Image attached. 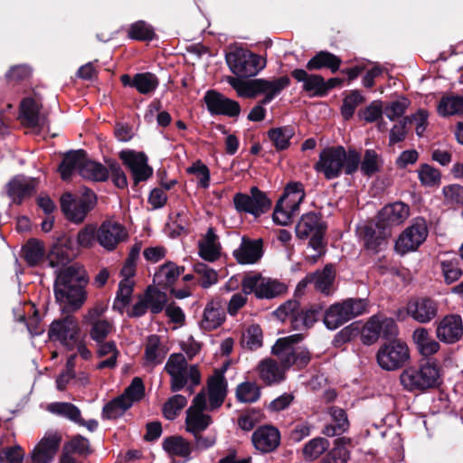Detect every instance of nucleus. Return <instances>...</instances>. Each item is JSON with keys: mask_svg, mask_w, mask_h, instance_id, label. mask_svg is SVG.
Wrapping results in <instances>:
<instances>
[{"mask_svg": "<svg viewBox=\"0 0 463 463\" xmlns=\"http://www.w3.org/2000/svg\"><path fill=\"white\" fill-rule=\"evenodd\" d=\"M88 282L85 269L78 263L56 271L54 296L62 313L78 310L86 300L84 287Z\"/></svg>", "mask_w": 463, "mask_h": 463, "instance_id": "1", "label": "nucleus"}, {"mask_svg": "<svg viewBox=\"0 0 463 463\" xmlns=\"http://www.w3.org/2000/svg\"><path fill=\"white\" fill-rule=\"evenodd\" d=\"M360 153L355 149L345 150L344 146L324 148L319 154V159L315 164V170L322 173L326 179L338 178L343 173L354 175L359 169Z\"/></svg>", "mask_w": 463, "mask_h": 463, "instance_id": "2", "label": "nucleus"}, {"mask_svg": "<svg viewBox=\"0 0 463 463\" xmlns=\"http://www.w3.org/2000/svg\"><path fill=\"white\" fill-rule=\"evenodd\" d=\"M165 371L171 376L170 389L176 392L187 385L190 393L200 384L201 374L196 365H188L183 354H172L165 365Z\"/></svg>", "mask_w": 463, "mask_h": 463, "instance_id": "3", "label": "nucleus"}, {"mask_svg": "<svg viewBox=\"0 0 463 463\" xmlns=\"http://www.w3.org/2000/svg\"><path fill=\"white\" fill-rule=\"evenodd\" d=\"M439 370L434 362H426L418 366H409L400 374V383L404 390L424 392L439 384Z\"/></svg>", "mask_w": 463, "mask_h": 463, "instance_id": "4", "label": "nucleus"}, {"mask_svg": "<svg viewBox=\"0 0 463 463\" xmlns=\"http://www.w3.org/2000/svg\"><path fill=\"white\" fill-rule=\"evenodd\" d=\"M367 300L364 298H347L331 305L322 310L323 322L329 330H335L348 321L366 312Z\"/></svg>", "mask_w": 463, "mask_h": 463, "instance_id": "5", "label": "nucleus"}, {"mask_svg": "<svg viewBox=\"0 0 463 463\" xmlns=\"http://www.w3.org/2000/svg\"><path fill=\"white\" fill-rule=\"evenodd\" d=\"M96 204L97 195L89 188H85L80 196L73 195L71 193H65L60 198L62 213L67 220L76 224L82 223Z\"/></svg>", "mask_w": 463, "mask_h": 463, "instance_id": "6", "label": "nucleus"}, {"mask_svg": "<svg viewBox=\"0 0 463 463\" xmlns=\"http://www.w3.org/2000/svg\"><path fill=\"white\" fill-rule=\"evenodd\" d=\"M326 230V224L321 220L319 213L313 212L303 214L296 225V235L301 240L310 238L309 246L317 251L314 256V261L325 253L324 235Z\"/></svg>", "mask_w": 463, "mask_h": 463, "instance_id": "7", "label": "nucleus"}, {"mask_svg": "<svg viewBox=\"0 0 463 463\" xmlns=\"http://www.w3.org/2000/svg\"><path fill=\"white\" fill-rule=\"evenodd\" d=\"M244 295L254 294L258 299H273L283 295L288 288L285 283L260 273L248 274L241 280Z\"/></svg>", "mask_w": 463, "mask_h": 463, "instance_id": "8", "label": "nucleus"}, {"mask_svg": "<svg viewBox=\"0 0 463 463\" xmlns=\"http://www.w3.org/2000/svg\"><path fill=\"white\" fill-rule=\"evenodd\" d=\"M226 61L230 70L240 78L253 77L266 66L262 56L243 49L229 52Z\"/></svg>", "mask_w": 463, "mask_h": 463, "instance_id": "9", "label": "nucleus"}, {"mask_svg": "<svg viewBox=\"0 0 463 463\" xmlns=\"http://www.w3.org/2000/svg\"><path fill=\"white\" fill-rule=\"evenodd\" d=\"M48 335L51 340L59 341L68 350H73L80 339V328L78 320L70 314L53 320L50 325Z\"/></svg>", "mask_w": 463, "mask_h": 463, "instance_id": "10", "label": "nucleus"}, {"mask_svg": "<svg viewBox=\"0 0 463 463\" xmlns=\"http://www.w3.org/2000/svg\"><path fill=\"white\" fill-rule=\"evenodd\" d=\"M379 366L386 371L403 367L410 360V350L402 341H391L383 345L376 354Z\"/></svg>", "mask_w": 463, "mask_h": 463, "instance_id": "11", "label": "nucleus"}, {"mask_svg": "<svg viewBox=\"0 0 463 463\" xmlns=\"http://www.w3.org/2000/svg\"><path fill=\"white\" fill-rule=\"evenodd\" d=\"M234 207L239 213H246L259 217L271 207V201L257 186L250 188V194L237 193L233 196Z\"/></svg>", "mask_w": 463, "mask_h": 463, "instance_id": "12", "label": "nucleus"}, {"mask_svg": "<svg viewBox=\"0 0 463 463\" xmlns=\"http://www.w3.org/2000/svg\"><path fill=\"white\" fill-rule=\"evenodd\" d=\"M428 227L424 219H417L407 227L395 242L397 252L405 254L416 250L428 236Z\"/></svg>", "mask_w": 463, "mask_h": 463, "instance_id": "13", "label": "nucleus"}, {"mask_svg": "<svg viewBox=\"0 0 463 463\" xmlns=\"http://www.w3.org/2000/svg\"><path fill=\"white\" fill-rule=\"evenodd\" d=\"M439 310V302L430 297H413L408 300L410 318L419 324L430 323L438 317Z\"/></svg>", "mask_w": 463, "mask_h": 463, "instance_id": "14", "label": "nucleus"}, {"mask_svg": "<svg viewBox=\"0 0 463 463\" xmlns=\"http://www.w3.org/2000/svg\"><path fill=\"white\" fill-rule=\"evenodd\" d=\"M119 158L131 172L134 184L146 181L153 175V168L147 164V156L144 152L122 150Z\"/></svg>", "mask_w": 463, "mask_h": 463, "instance_id": "15", "label": "nucleus"}, {"mask_svg": "<svg viewBox=\"0 0 463 463\" xmlns=\"http://www.w3.org/2000/svg\"><path fill=\"white\" fill-rule=\"evenodd\" d=\"M203 100L211 115H223L234 118L238 117L241 113V106L238 101L226 98L215 90H208L204 95Z\"/></svg>", "mask_w": 463, "mask_h": 463, "instance_id": "16", "label": "nucleus"}, {"mask_svg": "<svg viewBox=\"0 0 463 463\" xmlns=\"http://www.w3.org/2000/svg\"><path fill=\"white\" fill-rule=\"evenodd\" d=\"M436 335L445 344H455L463 336V322L459 315L445 316L437 325Z\"/></svg>", "mask_w": 463, "mask_h": 463, "instance_id": "17", "label": "nucleus"}, {"mask_svg": "<svg viewBox=\"0 0 463 463\" xmlns=\"http://www.w3.org/2000/svg\"><path fill=\"white\" fill-rule=\"evenodd\" d=\"M127 237L128 232L125 227L112 221L103 222L97 232L98 242L108 250H113Z\"/></svg>", "mask_w": 463, "mask_h": 463, "instance_id": "18", "label": "nucleus"}, {"mask_svg": "<svg viewBox=\"0 0 463 463\" xmlns=\"http://www.w3.org/2000/svg\"><path fill=\"white\" fill-rule=\"evenodd\" d=\"M61 436L58 432H49L40 440L31 453L33 463H51L56 455Z\"/></svg>", "mask_w": 463, "mask_h": 463, "instance_id": "19", "label": "nucleus"}, {"mask_svg": "<svg viewBox=\"0 0 463 463\" xmlns=\"http://www.w3.org/2000/svg\"><path fill=\"white\" fill-rule=\"evenodd\" d=\"M390 236L391 230L378 222L367 225L363 231L364 246L366 250L378 253L386 248Z\"/></svg>", "mask_w": 463, "mask_h": 463, "instance_id": "20", "label": "nucleus"}, {"mask_svg": "<svg viewBox=\"0 0 463 463\" xmlns=\"http://www.w3.org/2000/svg\"><path fill=\"white\" fill-rule=\"evenodd\" d=\"M252 443L262 453L274 451L280 444V432L271 425L259 427L252 434Z\"/></svg>", "mask_w": 463, "mask_h": 463, "instance_id": "21", "label": "nucleus"}, {"mask_svg": "<svg viewBox=\"0 0 463 463\" xmlns=\"http://www.w3.org/2000/svg\"><path fill=\"white\" fill-rule=\"evenodd\" d=\"M263 255V241L261 239L250 240L242 237L241 245L234 250L233 257L240 264H254Z\"/></svg>", "mask_w": 463, "mask_h": 463, "instance_id": "22", "label": "nucleus"}, {"mask_svg": "<svg viewBox=\"0 0 463 463\" xmlns=\"http://www.w3.org/2000/svg\"><path fill=\"white\" fill-rule=\"evenodd\" d=\"M287 371L288 368L272 358L264 359L258 364L260 379L268 386L277 385L284 382Z\"/></svg>", "mask_w": 463, "mask_h": 463, "instance_id": "23", "label": "nucleus"}, {"mask_svg": "<svg viewBox=\"0 0 463 463\" xmlns=\"http://www.w3.org/2000/svg\"><path fill=\"white\" fill-rule=\"evenodd\" d=\"M37 184L35 178L16 175L6 184L7 194L14 203L19 204L24 198L30 197L34 193Z\"/></svg>", "mask_w": 463, "mask_h": 463, "instance_id": "24", "label": "nucleus"}, {"mask_svg": "<svg viewBox=\"0 0 463 463\" xmlns=\"http://www.w3.org/2000/svg\"><path fill=\"white\" fill-rule=\"evenodd\" d=\"M410 215V208L402 202L385 205L378 213V223L390 229L405 222Z\"/></svg>", "mask_w": 463, "mask_h": 463, "instance_id": "25", "label": "nucleus"}, {"mask_svg": "<svg viewBox=\"0 0 463 463\" xmlns=\"http://www.w3.org/2000/svg\"><path fill=\"white\" fill-rule=\"evenodd\" d=\"M291 76L298 82H302V89L307 92L310 97L326 96V88H325V79L318 74H308L304 69H295L291 71Z\"/></svg>", "mask_w": 463, "mask_h": 463, "instance_id": "26", "label": "nucleus"}, {"mask_svg": "<svg viewBox=\"0 0 463 463\" xmlns=\"http://www.w3.org/2000/svg\"><path fill=\"white\" fill-rule=\"evenodd\" d=\"M322 317V306L311 305L308 308L299 307L289 320L290 326L296 331H305L311 328Z\"/></svg>", "mask_w": 463, "mask_h": 463, "instance_id": "27", "label": "nucleus"}, {"mask_svg": "<svg viewBox=\"0 0 463 463\" xmlns=\"http://www.w3.org/2000/svg\"><path fill=\"white\" fill-rule=\"evenodd\" d=\"M162 448L170 457L182 458L184 462L192 458V442L183 436L173 435L165 438L162 442Z\"/></svg>", "mask_w": 463, "mask_h": 463, "instance_id": "28", "label": "nucleus"}, {"mask_svg": "<svg viewBox=\"0 0 463 463\" xmlns=\"http://www.w3.org/2000/svg\"><path fill=\"white\" fill-rule=\"evenodd\" d=\"M227 380L222 373H217L208 380L210 410L220 408L227 394Z\"/></svg>", "mask_w": 463, "mask_h": 463, "instance_id": "29", "label": "nucleus"}, {"mask_svg": "<svg viewBox=\"0 0 463 463\" xmlns=\"http://www.w3.org/2000/svg\"><path fill=\"white\" fill-rule=\"evenodd\" d=\"M87 153L83 149L71 150L65 153L58 167L61 179L70 180L75 170H78L80 174Z\"/></svg>", "mask_w": 463, "mask_h": 463, "instance_id": "30", "label": "nucleus"}, {"mask_svg": "<svg viewBox=\"0 0 463 463\" xmlns=\"http://www.w3.org/2000/svg\"><path fill=\"white\" fill-rule=\"evenodd\" d=\"M332 418V423L326 425L322 433L327 437L339 436L345 433L349 428L347 414L342 408L332 406L328 409Z\"/></svg>", "mask_w": 463, "mask_h": 463, "instance_id": "31", "label": "nucleus"}, {"mask_svg": "<svg viewBox=\"0 0 463 463\" xmlns=\"http://www.w3.org/2000/svg\"><path fill=\"white\" fill-rule=\"evenodd\" d=\"M225 320V312L218 302H209L204 310L200 326L203 330L211 331L219 327Z\"/></svg>", "mask_w": 463, "mask_h": 463, "instance_id": "32", "label": "nucleus"}, {"mask_svg": "<svg viewBox=\"0 0 463 463\" xmlns=\"http://www.w3.org/2000/svg\"><path fill=\"white\" fill-rule=\"evenodd\" d=\"M199 255L207 261H214L221 255V246L213 228L210 227L203 241L198 242Z\"/></svg>", "mask_w": 463, "mask_h": 463, "instance_id": "33", "label": "nucleus"}, {"mask_svg": "<svg viewBox=\"0 0 463 463\" xmlns=\"http://www.w3.org/2000/svg\"><path fill=\"white\" fill-rule=\"evenodd\" d=\"M276 356L288 370L292 365H296L299 369L304 368L310 362L311 358L309 351L301 347L287 348L282 354L279 353Z\"/></svg>", "mask_w": 463, "mask_h": 463, "instance_id": "34", "label": "nucleus"}, {"mask_svg": "<svg viewBox=\"0 0 463 463\" xmlns=\"http://www.w3.org/2000/svg\"><path fill=\"white\" fill-rule=\"evenodd\" d=\"M341 63L338 56L327 51H320L307 62L306 68L308 71L326 68L335 73L339 70Z\"/></svg>", "mask_w": 463, "mask_h": 463, "instance_id": "35", "label": "nucleus"}, {"mask_svg": "<svg viewBox=\"0 0 463 463\" xmlns=\"http://www.w3.org/2000/svg\"><path fill=\"white\" fill-rule=\"evenodd\" d=\"M21 117L30 128L43 127L45 118L40 115V107L32 98L24 99L21 102Z\"/></svg>", "mask_w": 463, "mask_h": 463, "instance_id": "36", "label": "nucleus"}, {"mask_svg": "<svg viewBox=\"0 0 463 463\" xmlns=\"http://www.w3.org/2000/svg\"><path fill=\"white\" fill-rule=\"evenodd\" d=\"M212 417L202 411H194V408H188L185 417V430L190 434L204 432L212 424Z\"/></svg>", "mask_w": 463, "mask_h": 463, "instance_id": "37", "label": "nucleus"}, {"mask_svg": "<svg viewBox=\"0 0 463 463\" xmlns=\"http://www.w3.org/2000/svg\"><path fill=\"white\" fill-rule=\"evenodd\" d=\"M412 339L419 352L424 356L434 354L439 349V344L430 337L427 328H416L413 331Z\"/></svg>", "mask_w": 463, "mask_h": 463, "instance_id": "38", "label": "nucleus"}, {"mask_svg": "<svg viewBox=\"0 0 463 463\" xmlns=\"http://www.w3.org/2000/svg\"><path fill=\"white\" fill-rule=\"evenodd\" d=\"M71 240H66V241L55 243L49 254L48 260L51 267H58V266H65L73 259L74 253L69 244H71Z\"/></svg>", "mask_w": 463, "mask_h": 463, "instance_id": "39", "label": "nucleus"}, {"mask_svg": "<svg viewBox=\"0 0 463 463\" xmlns=\"http://www.w3.org/2000/svg\"><path fill=\"white\" fill-rule=\"evenodd\" d=\"M80 175L84 179L92 182H105L109 178V170L101 163L90 160L86 156Z\"/></svg>", "mask_w": 463, "mask_h": 463, "instance_id": "40", "label": "nucleus"}, {"mask_svg": "<svg viewBox=\"0 0 463 463\" xmlns=\"http://www.w3.org/2000/svg\"><path fill=\"white\" fill-rule=\"evenodd\" d=\"M310 275H314L312 281L315 288L328 296L331 293V287L335 277L334 266L327 264L322 270H317L310 273Z\"/></svg>", "mask_w": 463, "mask_h": 463, "instance_id": "41", "label": "nucleus"}, {"mask_svg": "<svg viewBox=\"0 0 463 463\" xmlns=\"http://www.w3.org/2000/svg\"><path fill=\"white\" fill-rule=\"evenodd\" d=\"M295 135V129L291 126H283L270 128L268 137L277 151L286 150L290 146V139Z\"/></svg>", "mask_w": 463, "mask_h": 463, "instance_id": "42", "label": "nucleus"}, {"mask_svg": "<svg viewBox=\"0 0 463 463\" xmlns=\"http://www.w3.org/2000/svg\"><path fill=\"white\" fill-rule=\"evenodd\" d=\"M184 271V267H179L172 261H167L156 272L154 281L165 287L171 286Z\"/></svg>", "mask_w": 463, "mask_h": 463, "instance_id": "43", "label": "nucleus"}, {"mask_svg": "<svg viewBox=\"0 0 463 463\" xmlns=\"http://www.w3.org/2000/svg\"><path fill=\"white\" fill-rule=\"evenodd\" d=\"M23 258L26 263L34 267L38 265L45 256V250L42 241L30 239L22 248Z\"/></svg>", "mask_w": 463, "mask_h": 463, "instance_id": "44", "label": "nucleus"}, {"mask_svg": "<svg viewBox=\"0 0 463 463\" xmlns=\"http://www.w3.org/2000/svg\"><path fill=\"white\" fill-rule=\"evenodd\" d=\"M131 407V399L127 396H118L106 403L102 410V417L115 420L121 417Z\"/></svg>", "mask_w": 463, "mask_h": 463, "instance_id": "45", "label": "nucleus"}, {"mask_svg": "<svg viewBox=\"0 0 463 463\" xmlns=\"http://www.w3.org/2000/svg\"><path fill=\"white\" fill-rule=\"evenodd\" d=\"M133 87L141 94L154 92L159 85L157 77L151 72L137 73L133 76Z\"/></svg>", "mask_w": 463, "mask_h": 463, "instance_id": "46", "label": "nucleus"}, {"mask_svg": "<svg viewBox=\"0 0 463 463\" xmlns=\"http://www.w3.org/2000/svg\"><path fill=\"white\" fill-rule=\"evenodd\" d=\"M374 320L376 328L383 338L391 341H398L396 336L399 329L396 322L391 317H383L381 316H373L371 317Z\"/></svg>", "mask_w": 463, "mask_h": 463, "instance_id": "47", "label": "nucleus"}, {"mask_svg": "<svg viewBox=\"0 0 463 463\" xmlns=\"http://www.w3.org/2000/svg\"><path fill=\"white\" fill-rule=\"evenodd\" d=\"M145 357L146 363L156 365L163 362L165 358V353L160 345L159 336L156 335H151L147 338L146 345Z\"/></svg>", "mask_w": 463, "mask_h": 463, "instance_id": "48", "label": "nucleus"}, {"mask_svg": "<svg viewBox=\"0 0 463 463\" xmlns=\"http://www.w3.org/2000/svg\"><path fill=\"white\" fill-rule=\"evenodd\" d=\"M47 410L55 415L63 417L76 423L80 416V409L71 402H52L48 405Z\"/></svg>", "mask_w": 463, "mask_h": 463, "instance_id": "49", "label": "nucleus"}, {"mask_svg": "<svg viewBox=\"0 0 463 463\" xmlns=\"http://www.w3.org/2000/svg\"><path fill=\"white\" fill-rule=\"evenodd\" d=\"M260 397V389L251 382H244L240 383L236 388V398L243 403L256 402Z\"/></svg>", "mask_w": 463, "mask_h": 463, "instance_id": "50", "label": "nucleus"}, {"mask_svg": "<svg viewBox=\"0 0 463 463\" xmlns=\"http://www.w3.org/2000/svg\"><path fill=\"white\" fill-rule=\"evenodd\" d=\"M262 330L259 325H250L241 336V345L249 350H257L262 345Z\"/></svg>", "mask_w": 463, "mask_h": 463, "instance_id": "51", "label": "nucleus"}, {"mask_svg": "<svg viewBox=\"0 0 463 463\" xmlns=\"http://www.w3.org/2000/svg\"><path fill=\"white\" fill-rule=\"evenodd\" d=\"M344 441L345 438L335 439V447L323 457L319 463H347L349 451Z\"/></svg>", "mask_w": 463, "mask_h": 463, "instance_id": "52", "label": "nucleus"}, {"mask_svg": "<svg viewBox=\"0 0 463 463\" xmlns=\"http://www.w3.org/2000/svg\"><path fill=\"white\" fill-rule=\"evenodd\" d=\"M269 85L267 86V90L263 93H265V97L259 102L258 105L269 104L271 100L281 92L282 90L287 88L290 84V80L288 76H282L277 78L273 80H268Z\"/></svg>", "mask_w": 463, "mask_h": 463, "instance_id": "53", "label": "nucleus"}, {"mask_svg": "<svg viewBox=\"0 0 463 463\" xmlns=\"http://www.w3.org/2000/svg\"><path fill=\"white\" fill-rule=\"evenodd\" d=\"M329 447L326 438H315L309 440L303 448V456L307 460L312 461L322 455Z\"/></svg>", "mask_w": 463, "mask_h": 463, "instance_id": "54", "label": "nucleus"}, {"mask_svg": "<svg viewBox=\"0 0 463 463\" xmlns=\"http://www.w3.org/2000/svg\"><path fill=\"white\" fill-rule=\"evenodd\" d=\"M187 399L181 394L170 397L164 404L162 411L166 420H175L179 412L186 406Z\"/></svg>", "mask_w": 463, "mask_h": 463, "instance_id": "55", "label": "nucleus"}, {"mask_svg": "<svg viewBox=\"0 0 463 463\" xmlns=\"http://www.w3.org/2000/svg\"><path fill=\"white\" fill-rule=\"evenodd\" d=\"M417 172L418 177L423 186L434 187L439 185L441 180L439 170L428 164H422Z\"/></svg>", "mask_w": 463, "mask_h": 463, "instance_id": "56", "label": "nucleus"}, {"mask_svg": "<svg viewBox=\"0 0 463 463\" xmlns=\"http://www.w3.org/2000/svg\"><path fill=\"white\" fill-rule=\"evenodd\" d=\"M145 299L147 303V307L153 314L160 313L164 309L167 301L165 293L152 287L147 288Z\"/></svg>", "mask_w": 463, "mask_h": 463, "instance_id": "57", "label": "nucleus"}, {"mask_svg": "<svg viewBox=\"0 0 463 463\" xmlns=\"http://www.w3.org/2000/svg\"><path fill=\"white\" fill-rule=\"evenodd\" d=\"M364 101V96L357 90H352L343 100L341 114L345 120L353 118L355 109Z\"/></svg>", "mask_w": 463, "mask_h": 463, "instance_id": "58", "label": "nucleus"}, {"mask_svg": "<svg viewBox=\"0 0 463 463\" xmlns=\"http://www.w3.org/2000/svg\"><path fill=\"white\" fill-rule=\"evenodd\" d=\"M268 85V80L265 79L244 80L238 92V96L250 99L255 98L257 95L264 92Z\"/></svg>", "mask_w": 463, "mask_h": 463, "instance_id": "59", "label": "nucleus"}, {"mask_svg": "<svg viewBox=\"0 0 463 463\" xmlns=\"http://www.w3.org/2000/svg\"><path fill=\"white\" fill-rule=\"evenodd\" d=\"M360 170L365 176H372L380 171L379 156L373 149H367L364 154V157L360 156Z\"/></svg>", "mask_w": 463, "mask_h": 463, "instance_id": "60", "label": "nucleus"}, {"mask_svg": "<svg viewBox=\"0 0 463 463\" xmlns=\"http://www.w3.org/2000/svg\"><path fill=\"white\" fill-rule=\"evenodd\" d=\"M194 270L199 276L200 285L204 288L211 287L218 280L217 272L203 262L195 263Z\"/></svg>", "mask_w": 463, "mask_h": 463, "instance_id": "61", "label": "nucleus"}, {"mask_svg": "<svg viewBox=\"0 0 463 463\" xmlns=\"http://www.w3.org/2000/svg\"><path fill=\"white\" fill-rule=\"evenodd\" d=\"M133 292V284L128 279H123L118 284L116 298L113 303V308L121 311L129 304Z\"/></svg>", "mask_w": 463, "mask_h": 463, "instance_id": "62", "label": "nucleus"}, {"mask_svg": "<svg viewBox=\"0 0 463 463\" xmlns=\"http://www.w3.org/2000/svg\"><path fill=\"white\" fill-rule=\"evenodd\" d=\"M128 36L133 40L151 41L155 37V32L151 25L144 21H138L130 26Z\"/></svg>", "mask_w": 463, "mask_h": 463, "instance_id": "63", "label": "nucleus"}, {"mask_svg": "<svg viewBox=\"0 0 463 463\" xmlns=\"http://www.w3.org/2000/svg\"><path fill=\"white\" fill-rule=\"evenodd\" d=\"M192 449L194 453H201L211 448H213L217 441V436L215 433H209L207 435L203 432L193 434Z\"/></svg>", "mask_w": 463, "mask_h": 463, "instance_id": "64", "label": "nucleus"}]
</instances>
